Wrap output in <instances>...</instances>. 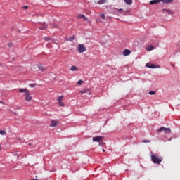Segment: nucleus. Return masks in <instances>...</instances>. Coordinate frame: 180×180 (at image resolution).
Masks as SVG:
<instances>
[{"instance_id": "obj_1", "label": "nucleus", "mask_w": 180, "mask_h": 180, "mask_svg": "<svg viewBox=\"0 0 180 180\" xmlns=\"http://www.w3.org/2000/svg\"><path fill=\"white\" fill-rule=\"evenodd\" d=\"M19 92H20V94L24 93V96H25V101H26L27 102H30L32 101V99H33V97H32V96L30 94V91H29V90H27L26 89H20Z\"/></svg>"}, {"instance_id": "obj_2", "label": "nucleus", "mask_w": 180, "mask_h": 180, "mask_svg": "<svg viewBox=\"0 0 180 180\" xmlns=\"http://www.w3.org/2000/svg\"><path fill=\"white\" fill-rule=\"evenodd\" d=\"M150 158L153 164L160 165L162 162V158L158 156V154H151Z\"/></svg>"}, {"instance_id": "obj_3", "label": "nucleus", "mask_w": 180, "mask_h": 180, "mask_svg": "<svg viewBox=\"0 0 180 180\" xmlns=\"http://www.w3.org/2000/svg\"><path fill=\"white\" fill-rule=\"evenodd\" d=\"M164 132L166 133V134H169V133H171V129L169 128H165L164 127H162L160 128H159L157 131L158 133H161V132Z\"/></svg>"}, {"instance_id": "obj_4", "label": "nucleus", "mask_w": 180, "mask_h": 180, "mask_svg": "<svg viewBox=\"0 0 180 180\" xmlns=\"http://www.w3.org/2000/svg\"><path fill=\"white\" fill-rule=\"evenodd\" d=\"M58 124H60V121L52 120L50 124V127H57V126H58Z\"/></svg>"}, {"instance_id": "obj_5", "label": "nucleus", "mask_w": 180, "mask_h": 180, "mask_svg": "<svg viewBox=\"0 0 180 180\" xmlns=\"http://www.w3.org/2000/svg\"><path fill=\"white\" fill-rule=\"evenodd\" d=\"M78 51L80 53H85V51H86V48L84 46V44H79Z\"/></svg>"}, {"instance_id": "obj_6", "label": "nucleus", "mask_w": 180, "mask_h": 180, "mask_svg": "<svg viewBox=\"0 0 180 180\" xmlns=\"http://www.w3.org/2000/svg\"><path fill=\"white\" fill-rule=\"evenodd\" d=\"M101 140H103V137L102 136H96L93 138V141L99 142Z\"/></svg>"}, {"instance_id": "obj_7", "label": "nucleus", "mask_w": 180, "mask_h": 180, "mask_svg": "<svg viewBox=\"0 0 180 180\" xmlns=\"http://www.w3.org/2000/svg\"><path fill=\"white\" fill-rule=\"evenodd\" d=\"M160 1L162 2V4L168 5V4H172V2H174V0H160Z\"/></svg>"}, {"instance_id": "obj_8", "label": "nucleus", "mask_w": 180, "mask_h": 180, "mask_svg": "<svg viewBox=\"0 0 180 180\" xmlns=\"http://www.w3.org/2000/svg\"><path fill=\"white\" fill-rule=\"evenodd\" d=\"M162 12H167V13H169V15H174V12L171 9L163 8Z\"/></svg>"}, {"instance_id": "obj_9", "label": "nucleus", "mask_w": 180, "mask_h": 180, "mask_svg": "<svg viewBox=\"0 0 180 180\" xmlns=\"http://www.w3.org/2000/svg\"><path fill=\"white\" fill-rule=\"evenodd\" d=\"M80 94H87V95H91V91L89 89H84L80 91Z\"/></svg>"}, {"instance_id": "obj_10", "label": "nucleus", "mask_w": 180, "mask_h": 180, "mask_svg": "<svg viewBox=\"0 0 180 180\" xmlns=\"http://www.w3.org/2000/svg\"><path fill=\"white\" fill-rule=\"evenodd\" d=\"M131 53V51H130V50L124 49L123 51V56H130Z\"/></svg>"}, {"instance_id": "obj_11", "label": "nucleus", "mask_w": 180, "mask_h": 180, "mask_svg": "<svg viewBox=\"0 0 180 180\" xmlns=\"http://www.w3.org/2000/svg\"><path fill=\"white\" fill-rule=\"evenodd\" d=\"M160 0H151L149 4L150 5H155L157 4H160Z\"/></svg>"}, {"instance_id": "obj_12", "label": "nucleus", "mask_w": 180, "mask_h": 180, "mask_svg": "<svg viewBox=\"0 0 180 180\" xmlns=\"http://www.w3.org/2000/svg\"><path fill=\"white\" fill-rule=\"evenodd\" d=\"M78 19H84V20H88V18L85 15L80 14L77 16Z\"/></svg>"}, {"instance_id": "obj_13", "label": "nucleus", "mask_w": 180, "mask_h": 180, "mask_svg": "<svg viewBox=\"0 0 180 180\" xmlns=\"http://www.w3.org/2000/svg\"><path fill=\"white\" fill-rule=\"evenodd\" d=\"M146 50L148 51H151V50H154V46L153 45H148L146 46Z\"/></svg>"}, {"instance_id": "obj_14", "label": "nucleus", "mask_w": 180, "mask_h": 180, "mask_svg": "<svg viewBox=\"0 0 180 180\" xmlns=\"http://www.w3.org/2000/svg\"><path fill=\"white\" fill-rule=\"evenodd\" d=\"M47 29V25L46 23H43L42 26L39 27V30H46Z\"/></svg>"}, {"instance_id": "obj_15", "label": "nucleus", "mask_w": 180, "mask_h": 180, "mask_svg": "<svg viewBox=\"0 0 180 180\" xmlns=\"http://www.w3.org/2000/svg\"><path fill=\"white\" fill-rule=\"evenodd\" d=\"M146 67H147L148 68H155V65H153V64L150 65V63H146Z\"/></svg>"}, {"instance_id": "obj_16", "label": "nucleus", "mask_w": 180, "mask_h": 180, "mask_svg": "<svg viewBox=\"0 0 180 180\" xmlns=\"http://www.w3.org/2000/svg\"><path fill=\"white\" fill-rule=\"evenodd\" d=\"M38 68L41 70V71H46L47 68H45L44 66L43 65H39L38 66Z\"/></svg>"}, {"instance_id": "obj_17", "label": "nucleus", "mask_w": 180, "mask_h": 180, "mask_svg": "<svg viewBox=\"0 0 180 180\" xmlns=\"http://www.w3.org/2000/svg\"><path fill=\"white\" fill-rule=\"evenodd\" d=\"M125 4H127V5H131L133 4V0H124Z\"/></svg>"}, {"instance_id": "obj_18", "label": "nucleus", "mask_w": 180, "mask_h": 180, "mask_svg": "<svg viewBox=\"0 0 180 180\" xmlns=\"http://www.w3.org/2000/svg\"><path fill=\"white\" fill-rule=\"evenodd\" d=\"M70 71H78V69L76 68V66H72L70 68Z\"/></svg>"}, {"instance_id": "obj_19", "label": "nucleus", "mask_w": 180, "mask_h": 180, "mask_svg": "<svg viewBox=\"0 0 180 180\" xmlns=\"http://www.w3.org/2000/svg\"><path fill=\"white\" fill-rule=\"evenodd\" d=\"M63 99H64V96H60L57 101L58 102H63Z\"/></svg>"}, {"instance_id": "obj_20", "label": "nucleus", "mask_w": 180, "mask_h": 180, "mask_svg": "<svg viewBox=\"0 0 180 180\" xmlns=\"http://www.w3.org/2000/svg\"><path fill=\"white\" fill-rule=\"evenodd\" d=\"M105 2H106V1H105V0H100V1H98V5H102V4H105Z\"/></svg>"}, {"instance_id": "obj_21", "label": "nucleus", "mask_w": 180, "mask_h": 180, "mask_svg": "<svg viewBox=\"0 0 180 180\" xmlns=\"http://www.w3.org/2000/svg\"><path fill=\"white\" fill-rule=\"evenodd\" d=\"M0 134H1V136H5L6 134V131L0 130Z\"/></svg>"}, {"instance_id": "obj_22", "label": "nucleus", "mask_w": 180, "mask_h": 180, "mask_svg": "<svg viewBox=\"0 0 180 180\" xmlns=\"http://www.w3.org/2000/svg\"><path fill=\"white\" fill-rule=\"evenodd\" d=\"M58 105L60 106H65V104H64V103H63V101H58Z\"/></svg>"}, {"instance_id": "obj_23", "label": "nucleus", "mask_w": 180, "mask_h": 180, "mask_svg": "<svg viewBox=\"0 0 180 180\" xmlns=\"http://www.w3.org/2000/svg\"><path fill=\"white\" fill-rule=\"evenodd\" d=\"M29 86H30V88H34L36 86V84L31 83L29 84Z\"/></svg>"}, {"instance_id": "obj_24", "label": "nucleus", "mask_w": 180, "mask_h": 180, "mask_svg": "<svg viewBox=\"0 0 180 180\" xmlns=\"http://www.w3.org/2000/svg\"><path fill=\"white\" fill-rule=\"evenodd\" d=\"M149 95H155V91H149Z\"/></svg>"}, {"instance_id": "obj_25", "label": "nucleus", "mask_w": 180, "mask_h": 180, "mask_svg": "<svg viewBox=\"0 0 180 180\" xmlns=\"http://www.w3.org/2000/svg\"><path fill=\"white\" fill-rule=\"evenodd\" d=\"M82 83H84V81H82V80H79L77 82L78 85H81Z\"/></svg>"}, {"instance_id": "obj_26", "label": "nucleus", "mask_w": 180, "mask_h": 180, "mask_svg": "<svg viewBox=\"0 0 180 180\" xmlns=\"http://www.w3.org/2000/svg\"><path fill=\"white\" fill-rule=\"evenodd\" d=\"M44 40H45L46 41H49V40H50V39L49 37H45L44 38Z\"/></svg>"}, {"instance_id": "obj_27", "label": "nucleus", "mask_w": 180, "mask_h": 180, "mask_svg": "<svg viewBox=\"0 0 180 180\" xmlns=\"http://www.w3.org/2000/svg\"><path fill=\"white\" fill-rule=\"evenodd\" d=\"M101 19L105 20V14H101Z\"/></svg>"}, {"instance_id": "obj_28", "label": "nucleus", "mask_w": 180, "mask_h": 180, "mask_svg": "<svg viewBox=\"0 0 180 180\" xmlns=\"http://www.w3.org/2000/svg\"><path fill=\"white\" fill-rule=\"evenodd\" d=\"M143 143H150V140L145 139L143 141Z\"/></svg>"}, {"instance_id": "obj_29", "label": "nucleus", "mask_w": 180, "mask_h": 180, "mask_svg": "<svg viewBox=\"0 0 180 180\" xmlns=\"http://www.w3.org/2000/svg\"><path fill=\"white\" fill-rule=\"evenodd\" d=\"M8 46H10V47H12V46H13V44H12L11 43H9V44H8Z\"/></svg>"}, {"instance_id": "obj_30", "label": "nucleus", "mask_w": 180, "mask_h": 180, "mask_svg": "<svg viewBox=\"0 0 180 180\" xmlns=\"http://www.w3.org/2000/svg\"><path fill=\"white\" fill-rule=\"evenodd\" d=\"M103 144H105L103 142H100L99 143V146H103Z\"/></svg>"}, {"instance_id": "obj_31", "label": "nucleus", "mask_w": 180, "mask_h": 180, "mask_svg": "<svg viewBox=\"0 0 180 180\" xmlns=\"http://www.w3.org/2000/svg\"><path fill=\"white\" fill-rule=\"evenodd\" d=\"M27 8H28L27 6H25L23 7V9H27Z\"/></svg>"}, {"instance_id": "obj_32", "label": "nucleus", "mask_w": 180, "mask_h": 180, "mask_svg": "<svg viewBox=\"0 0 180 180\" xmlns=\"http://www.w3.org/2000/svg\"><path fill=\"white\" fill-rule=\"evenodd\" d=\"M74 39H75L74 37H71L70 38V41H72V40H74Z\"/></svg>"}, {"instance_id": "obj_33", "label": "nucleus", "mask_w": 180, "mask_h": 180, "mask_svg": "<svg viewBox=\"0 0 180 180\" xmlns=\"http://www.w3.org/2000/svg\"><path fill=\"white\" fill-rule=\"evenodd\" d=\"M0 103H1V105H4V103L3 101H0Z\"/></svg>"}, {"instance_id": "obj_34", "label": "nucleus", "mask_w": 180, "mask_h": 180, "mask_svg": "<svg viewBox=\"0 0 180 180\" xmlns=\"http://www.w3.org/2000/svg\"><path fill=\"white\" fill-rule=\"evenodd\" d=\"M103 150V153H105L106 150L105 149H102Z\"/></svg>"}, {"instance_id": "obj_35", "label": "nucleus", "mask_w": 180, "mask_h": 180, "mask_svg": "<svg viewBox=\"0 0 180 180\" xmlns=\"http://www.w3.org/2000/svg\"><path fill=\"white\" fill-rule=\"evenodd\" d=\"M119 11H123V9L120 8V9H119Z\"/></svg>"}, {"instance_id": "obj_36", "label": "nucleus", "mask_w": 180, "mask_h": 180, "mask_svg": "<svg viewBox=\"0 0 180 180\" xmlns=\"http://www.w3.org/2000/svg\"><path fill=\"white\" fill-rule=\"evenodd\" d=\"M0 150H1V146H0Z\"/></svg>"}]
</instances>
